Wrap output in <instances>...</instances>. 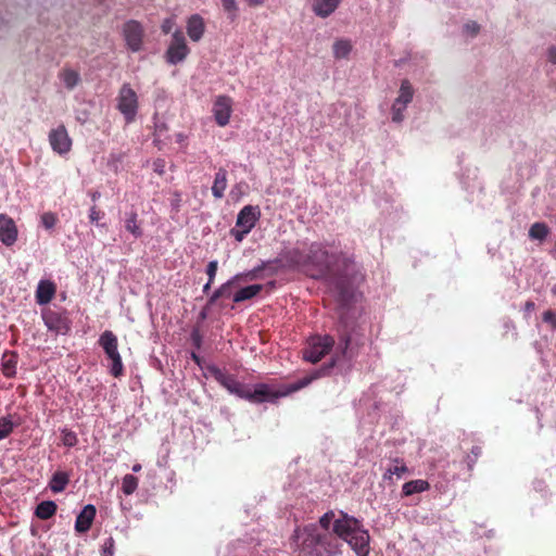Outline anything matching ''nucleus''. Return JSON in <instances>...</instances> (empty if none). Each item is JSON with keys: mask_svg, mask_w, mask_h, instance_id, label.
<instances>
[{"mask_svg": "<svg viewBox=\"0 0 556 556\" xmlns=\"http://www.w3.org/2000/svg\"><path fill=\"white\" fill-rule=\"evenodd\" d=\"M282 258L291 265L301 267L313 279H327L334 282L338 300L342 305H348L353 298V291L349 283L338 277L337 265L343 264L346 268L352 262L343 252L329 253L320 243H312L306 254L299 249H292L283 253Z\"/></svg>", "mask_w": 556, "mask_h": 556, "instance_id": "nucleus-1", "label": "nucleus"}, {"mask_svg": "<svg viewBox=\"0 0 556 556\" xmlns=\"http://www.w3.org/2000/svg\"><path fill=\"white\" fill-rule=\"evenodd\" d=\"M333 510L326 511L317 523L298 527L292 534V544L298 556H338L341 542L330 532Z\"/></svg>", "mask_w": 556, "mask_h": 556, "instance_id": "nucleus-2", "label": "nucleus"}, {"mask_svg": "<svg viewBox=\"0 0 556 556\" xmlns=\"http://www.w3.org/2000/svg\"><path fill=\"white\" fill-rule=\"evenodd\" d=\"M330 529L338 541L346 542L357 556L369 555L370 536L359 519L343 510H339L338 514L333 511Z\"/></svg>", "mask_w": 556, "mask_h": 556, "instance_id": "nucleus-3", "label": "nucleus"}, {"mask_svg": "<svg viewBox=\"0 0 556 556\" xmlns=\"http://www.w3.org/2000/svg\"><path fill=\"white\" fill-rule=\"evenodd\" d=\"M260 217L261 210L258 206H243L238 213L235 228L230 229V236L235 238L236 241L241 242L255 227Z\"/></svg>", "mask_w": 556, "mask_h": 556, "instance_id": "nucleus-4", "label": "nucleus"}, {"mask_svg": "<svg viewBox=\"0 0 556 556\" xmlns=\"http://www.w3.org/2000/svg\"><path fill=\"white\" fill-rule=\"evenodd\" d=\"M334 345V339L331 336H314L307 341L306 348L303 350L305 361L313 364L319 362L328 354Z\"/></svg>", "mask_w": 556, "mask_h": 556, "instance_id": "nucleus-5", "label": "nucleus"}, {"mask_svg": "<svg viewBox=\"0 0 556 556\" xmlns=\"http://www.w3.org/2000/svg\"><path fill=\"white\" fill-rule=\"evenodd\" d=\"M138 96L128 83L122 85L117 97V109L127 123L135 121L138 112Z\"/></svg>", "mask_w": 556, "mask_h": 556, "instance_id": "nucleus-6", "label": "nucleus"}, {"mask_svg": "<svg viewBox=\"0 0 556 556\" xmlns=\"http://www.w3.org/2000/svg\"><path fill=\"white\" fill-rule=\"evenodd\" d=\"M211 376L220 383L231 394L244 399L248 386L238 381L235 376L222 370L220 368L212 365L207 367Z\"/></svg>", "mask_w": 556, "mask_h": 556, "instance_id": "nucleus-7", "label": "nucleus"}, {"mask_svg": "<svg viewBox=\"0 0 556 556\" xmlns=\"http://www.w3.org/2000/svg\"><path fill=\"white\" fill-rule=\"evenodd\" d=\"M190 49L187 46L184 33L176 30L165 53L166 61L173 65L178 64L187 58Z\"/></svg>", "mask_w": 556, "mask_h": 556, "instance_id": "nucleus-8", "label": "nucleus"}, {"mask_svg": "<svg viewBox=\"0 0 556 556\" xmlns=\"http://www.w3.org/2000/svg\"><path fill=\"white\" fill-rule=\"evenodd\" d=\"M123 36L127 48L132 52L142 49L144 29L140 22L129 20L123 25Z\"/></svg>", "mask_w": 556, "mask_h": 556, "instance_id": "nucleus-9", "label": "nucleus"}, {"mask_svg": "<svg viewBox=\"0 0 556 556\" xmlns=\"http://www.w3.org/2000/svg\"><path fill=\"white\" fill-rule=\"evenodd\" d=\"M262 269H263V267H257L248 273L236 275L235 277H232L225 283H223L218 289H216L213 292V294L211 295V298L208 300V303L213 304L220 298H230L231 295L233 296L232 288L237 281H239L241 279L253 280L257 277V273L261 271Z\"/></svg>", "mask_w": 556, "mask_h": 556, "instance_id": "nucleus-10", "label": "nucleus"}, {"mask_svg": "<svg viewBox=\"0 0 556 556\" xmlns=\"http://www.w3.org/2000/svg\"><path fill=\"white\" fill-rule=\"evenodd\" d=\"M49 143L52 150L60 154L65 155L72 150V139L64 125L51 129L49 132Z\"/></svg>", "mask_w": 556, "mask_h": 556, "instance_id": "nucleus-11", "label": "nucleus"}, {"mask_svg": "<svg viewBox=\"0 0 556 556\" xmlns=\"http://www.w3.org/2000/svg\"><path fill=\"white\" fill-rule=\"evenodd\" d=\"M42 319L47 328L55 333L65 334L71 329L68 318L60 312L46 309L42 312Z\"/></svg>", "mask_w": 556, "mask_h": 556, "instance_id": "nucleus-12", "label": "nucleus"}, {"mask_svg": "<svg viewBox=\"0 0 556 556\" xmlns=\"http://www.w3.org/2000/svg\"><path fill=\"white\" fill-rule=\"evenodd\" d=\"M285 393H279L274 388L266 383H258L251 390L249 387L247 389L244 399L254 402V403H263V402H273Z\"/></svg>", "mask_w": 556, "mask_h": 556, "instance_id": "nucleus-13", "label": "nucleus"}, {"mask_svg": "<svg viewBox=\"0 0 556 556\" xmlns=\"http://www.w3.org/2000/svg\"><path fill=\"white\" fill-rule=\"evenodd\" d=\"M231 99L226 96H219L214 102L213 113L218 126L224 127L229 123L231 115Z\"/></svg>", "mask_w": 556, "mask_h": 556, "instance_id": "nucleus-14", "label": "nucleus"}, {"mask_svg": "<svg viewBox=\"0 0 556 556\" xmlns=\"http://www.w3.org/2000/svg\"><path fill=\"white\" fill-rule=\"evenodd\" d=\"M17 227L15 222L5 214H0V241L7 245H13L17 240Z\"/></svg>", "mask_w": 556, "mask_h": 556, "instance_id": "nucleus-15", "label": "nucleus"}, {"mask_svg": "<svg viewBox=\"0 0 556 556\" xmlns=\"http://www.w3.org/2000/svg\"><path fill=\"white\" fill-rule=\"evenodd\" d=\"M97 509L93 505H86L78 514L75 521V530L78 533H86L92 526L96 518Z\"/></svg>", "mask_w": 556, "mask_h": 556, "instance_id": "nucleus-16", "label": "nucleus"}, {"mask_svg": "<svg viewBox=\"0 0 556 556\" xmlns=\"http://www.w3.org/2000/svg\"><path fill=\"white\" fill-rule=\"evenodd\" d=\"M98 342L109 359L119 355L117 337L111 330L103 331Z\"/></svg>", "mask_w": 556, "mask_h": 556, "instance_id": "nucleus-17", "label": "nucleus"}, {"mask_svg": "<svg viewBox=\"0 0 556 556\" xmlns=\"http://www.w3.org/2000/svg\"><path fill=\"white\" fill-rule=\"evenodd\" d=\"M56 287L50 280H40L36 290V302L39 305L48 304L54 298Z\"/></svg>", "mask_w": 556, "mask_h": 556, "instance_id": "nucleus-18", "label": "nucleus"}, {"mask_svg": "<svg viewBox=\"0 0 556 556\" xmlns=\"http://www.w3.org/2000/svg\"><path fill=\"white\" fill-rule=\"evenodd\" d=\"M340 3L341 0H313L312 11L316 16L326 18L339 8Z\"/></svg>", "mask_w": 556, "mask_h": 556, "instance_id": "nucleus-19", "label": "nucleus"}, {"mask_svg": "<svg viewBox=\"0 0 556 556\" xmlns=\"http://www.w3.org/2000/svg\"><path fill=\"white\" fill-rule=\"evenodd\" d=\"M204 30L205 24L202 16L199 14H193L188 18L187 34L192 41H199L204 35Z\"/></svg>", "mask_w": 556, "mask_h": 556, "instance_id": "nucleus-20", "label": "nucleus"}, {"mask_svg": "<svg viewBox=\"0 0 556 556\" xmlns=\"http://www.w3.org/2000/svg\"><path fill=\"white\" fill-rule=\"evenodd\" d=\"M228 179H227V170L224 167H219L215 174L213 186H212V194L215 199L224 198L225 190L227 189Z\"/></svg>", "mask_w": 556, "mask_h": 556, "instance_id": "nucleus-21", "label": "nucleus"}, {"mask_svg": "<svg viewBox=\"0 0 556 556\" xmlns=\"http://www.w3.org/2000/svg\"><path fill=\"white\" fill-rule=\"evenodd\" d=\"M391 462L392 465L389 466L383 473V480L391 481L393 476L401 478L408 472V468L402 458L395 457L392 458Z\"/></svg>", "mask_w": 556, "mask_h": 556, "instance_id": "nucleus-22", "label": "nucleus"}, {"mask_svg": "<svg viewBox=\"0 0 556 556\" xmlns=\"http://www.w3.org/2000/svg\"><path fill=\"white\" fill-rule=\"evenodd\" d=\"M70 473L66 471L58 470L55 471L49 482V488L54 493L63 492L67 484L70 483Z\"/></svg>", "mask_w": 556, "mask_h": 556, "instance_id": "nucleus-23", "label": "nucleus"}, {"mask_svg": "<svg viewBox=\"0 0 556 556\" xmlns=\"http://www.w3.org/2000/svg\"><path fill=\"white\" fill-rule=\"evenodd\" d=\"M125 228L136 239H138L142 236L143 231L141 228V223L138 219V213L136 210H131L129 213L126 214Z\"/></svg>", "mask_w": 556, "mask_h": 556, "instance_id": "nucleus-24", "label": "nucleus"}, {"mask_svg": "<svg viewBox=\"0 0 556 556\" xmlns=\"http://www.w3.org/2000/svg\"><path fill=\"white\" fill-rule=\"evenodd\" d=\"M430 489V484L427 480L417 479L412 480L403 484L402 486V495L410 496L416 493H421L428 491Z\"/></svg>", "mask_w": 556, "mask_h": 556, "instance_id": "nucleus-25", "label": "nucleus"}, {"mask_svg": "<svg viewBox=\"0 0 556 556\" xmlns=\"http://www.w3.org/2000/svg\"><path fill=\"white\" fill-rule=\"evenodd\" d=\"M263 290L262 285H251L244 288L239 289L233 293L232 301L235 303H240L247 300H251L255 298Z\"/></svg>", "mask_w": 556, "mask_h": 556, "instance_id": "nucleus-26", "label": "nucleus"}, {"mask_svg": "<svg viewBox=\"0 0 556 556\" xmlns=\"http://www.w3.org/2000/svg\"><path fill=\"white\" fill-rule=\"evenodd\" d=\"M18 356L15 352H7L2 357V374L7 378H13L16 375V365Z\"/></svg>", "mask_w": 556, "mask_h": 556, "instance_id": "nucleus-27", "label": "nucleus"}, {"mask_svg": "<svg viewBox=\"0 0 556 556\" xmlns=\"http://www.w3.org/2000/svg\"><path fill=\"white\" fill-rule=\"evenodd\" d=\"M413 97L414 89L412 84L407 79L402 80L399 97L394 102H396V105L403 104V106H407V104L412 102Z\"/></svg>", "mask_w": 556, "mask_h": 556, "instance_id": "nucleus-28", "label": "nucleus"}, {"mask_svg": "<svg viewBox=\"0 0 556 556\" xmlns=\"http://www.w3.org/2000/svg\"><path fill=\"white\" fill-rule=\"evenodd\" d=\"M56 509L58 506L53 501H43L37 505L35 515L41 520H47L55 515Z\"/></svg>", "mask_w": 556, "mask_h": 556, "instance_id": "nucleus-29", "label": "nucleus"}, {"mask_svg": "<svg viewBox=\"0 0 556 556\" xmlns=\"http://www.w3.org/2000/svg\"><path fill=\"white\" fill-rule=\"evenodd\" d=\"M549 233V228L545 223L536 222L529 229V237L532 240L543 241Z\"/></svg>", "mask_w": 556, "mask_h": 556, "instance_id": "nucleus-30", "label": "nucleus"}, {"mask_svg": "<svg viewBox=\"0 0 556 556\" xmlns=\"http://www.w3.org/2000/svg\"><path fill=\"white\" fill-rule=\"evenodd\" d=\"M350 343H351L350 336L343 334L340 338V342H339V345L337 348V352L340 351L341 355L343 357H346L348 351H349V348H350ZM337 357H338V353H336V357H332L331 362L327 366H325L321 370L323 371H328L329 369L333 368L334 365H336V362H337Z\"/></svg>", "mask_w": 556, "mask_h": 556, "instance_id": "nucleus-31", "label": "nucleus"}, {"mask_svg": "<svg viewBox=\"0 0 556 556\" xmlns=\"http://www.w3.org/2000/svg\"><path fill=\"white\" fill-rule=\"evenodd\" d=\"M333 56L336 59H344V58H348L351 50H352V45L350 42V40H346V39H340V40H337L334 43H333Z\"/></svg>", "mask_w": 556, "mask_h": 556, "instance_id": "nucleus-32", "label": "nucleus"}, {"mask_svg": "<svg viewBox=\"0 0 556 556\" xmlns=\"http://www.w3.org/2000/svg\"><path fill=\"white\" fill-rule=\"evenodd\" d=\"M60 78L70 90L74 89L80 80L79 74L70 68L63 70L60 74Z\"/></svg>", "mask_w": 556, "mask_h": 556, "instance_id": "nucleus-33", "label": "nucleus"}, {"mask_svg": "<svg viewBox=\"0 0 556 556\" xmlns=\"http://www.w3.org/2000/svg\"><path fill=\"white\" fill-rule=\"evenodd\" d=\"M17 425L10 416L0 417V441L8 438Z\"/></svg>", "mask_w": 556, "mask_h": 556, "instance_id": "nucleus-34", "label": "nucleus"}, {"mask_svg": "<svg viewBox=\"0 0 556 556\" xmlns=\"http://www.w3.org/2000/svg\"><path fill=\"white\" fill-rule=\"evenodd\" d=\"M138 488V478L132 475H126L123 478L122 490L124 494L131 495Z\"/></svg>", "mask_w": 556, "mask_h": 556, "instance_id": "nucleus-35", "label": "nucleus"}, {"mask_svg": "<svg viewBox=\"0 0 556 556\" xmlns=\"http://www.w3.org/2000/svg\"><path fill=\"white\" fill-rule=\"evenodd\" d=\"M111 361V368L110 372L113 377L119 378L124 375V365L122 361V356L115 355L114 357L110 358Z\"/></svg>", "mask_w": 556, "mask_h": 556, "instance_id": "nucleus-36", "label": "nucleus"}, {"mask_svg": "<svg viewBox=\"0 0 556 556\" xmlns=\"http://www.w3.org/2000/svg\"><path fill=\"white\" fill-rule=\"evenodd\" d=\"M482 454V448L478 445L472 446L470 453L465 457V463L469 471L473 470V466L477 463L478 458Z\"/></svg>", "mask_w": 556, "mask_h": 556, "instance_id": "nucleus-37", "label": "nucleus"}, {"mask_svg": "<svg viewBox=\"0 0 556 556\" xmlns=\"http://www.w3.org/2000/svg\"><path fill=\"white\" fill-rule=\"evenodd\" d=\"M78 439L74 431L70 429L62 430V443L65 446L73 447L77 444Z\"/></svg>", "mask_w": 556, "mask_h": 556, "instance_id": "nucleus-38", "label": "nucleus"}, {"mask_svg": "<svg viewBox=\"0 0 556 556\" xmlns=\"http://www.w3.org/2000/svg\"><path fill=\"white\" fill-rule=\"evenodd\" d=\"M320 375L319 372H316L314 375H311V376H305L304 378L298 380L292 387H291V391H298L302 388H305L307 387L313 380H315L316 378H318Z\"/></svg>", "mask_w": 556, "mask_h": 556, "instance_id": "nucleus-39", "label": "nucleus"}, {"mask_svg": "<svg viewBox=\"0 0 556 556\" xmlns=\"http://www.w3.org/2000/svg\"><path fill=\"white\" fill-rule=\"evenodd\" d=\"M58 218L54 213L46 212L41 215V224L45 228L51 229L55 226Z\"/></svg>", "mask_w": 556, "mask_h": 556, "instance_id": "nucleus-40", "label": "nucleus"}, {"mask_svg": "<svg viewBox=\"0 0 556 556\" xmlns=\"http://www.w3.org/2000/svg\"><path fill=\"white\" fill-rule=\"evenodd\" d=\"M115 551V541L112 536L108 538L101 547V556H113Z\"/></svg>", "mask_w": 556, "mask_h": 556, "instance_id": "nucleus-41", "label": "nucleus"}, {"mask_svg": "<svg viewBox=\"0 0 556 556\" xmlns=\"http://www.w3.org/2000/svg\"><path fill=\"white\" fill-rule=\"evenodd\" d=\"M222 4L224 10L229 14L230 18L235 20L238 10L236 0H222Z\"/></svg>", "mask_w": 556, "mask_h": 556, "instance_id": "nucleus-42", "label": "nucleus"}, {"mask_svg": "<svg viewBox=\"0 0 556 556\" xmlns=\"http://www.w3.org/2000/svg\"><path fill=\"white\" fill-rule=\"evenodd\" d=\"M406 106H403V104L396 105V102L392 105V121L395 123H401L404 119L403 112L405 111Z\"/></svg>", "mask_w": 556, "mask_h": 556, "instance_id": "nucleus-43", "label": "nucleus"}, {"mask_svg": "<svg viewBox=\"0 0 556 556\" xmlns=\"http://www.w3.org/2000/svg\"><path fill=\"white\" fill-rule=\"evenodd\" d=\"M218 269L217 261H211L206 266V274L208 276L210 282H214L215 276Z\"/></svg>", "mask_w": 556, "mask_h": 556, "instance_id": "nucleus-44", "label": "nucleus"}, {"mask_svg": "<svg viewBox=\"0 0 556 556\" xmlns=\"http://www.w3.org/2000/svg\"><path fill=\"white\" fill-rule=\"evenodd\" d=\"M543 321L551 325L553 330H556V313L554 311H546L543 313Z\"/></svg>", "mask_w": 556, "mask_h": 556, "instance_id": "nucleus-45", "label": "nucleus"}, {"mask_svg": "<svg viewBox=\"0 0 556 556\" xmlns=\"http://www.w3.org/2000/svg\"><path fill=\"white\" fill-rule=\"evenodd\" d=\"M104 212L98 208L96 205L91 206L89 210V220L91 223H96L103 218Z\"/></svg>", "mask_w": 556, "mask_h": 556, "instance_id": "nucleus-46", "label": "nucleus"}, {"mask_svg": "<svg viewBox=\"0 0 556 556\" xmlns=\"http://www.w3.org/2000/svg\"><path fill=\"white\" fill-rule=\"evenodd\" d=\"M175 25V21L173 18H165L161 25V29L163 34L167 35L172 31Z\"/></svg>", "mask_w": 556, "mask_h": 556, "instance_id": "nucleus-47", "label": "nucleus"}, {"mask_svg": "<svg viewBox=\"0 0 556 556\" xmlns=\"http://www.w3.org/2000/svg\"><path fill=\"white\" fill-rule=\"evenodd\" d=\"M465 29L467 33H469L471 36H476L479 30H480V26L478 23L476 22H469L465 25Z\"/></svg>", "mask_w": 556, "mask_h": 556, "instance_id": "nucleus-48", "label": "nucleus"}, {"mask_svg": "<svg viewBox=\"0 0 556 556\" xmlns=\"http://www.w3.org/2000/svg\"><path fill=\"white\" fill-rule=\"evenodd\" d=\"M191 340H192V343L193 345L197 348V349H200L201 348V344H202V337L201 334L199 333L198 330H193L192 333H191Z\"/></svg>", "mask_w": 556, "mask_h": 556, "instance_id": "nucleus-49", "label": "nucleus"}, {"mask_svg": "<svg viewBox=\"0 0 556 556\" xmlns=\"http://www.w3.org/2000/svg\"><path fill=\"white\" fill-rule=\"evenodd\" d=\"M547 60H548V62L556 64V46L548 47Z\"/></svg>", "mask_w": 556, "mask_h": 556, "instance_id": "nucleus-50", "label": "nucleus"}, {"mask_svg": "<svg viewBox=\"0 0 556 556\" xmlns=\"http://www.w3.org/2000/svg\"><path fill=\"white\" fill-rule=\"evenodd\" d=\"M535 308V304L534 302L532 301H527L525 303V313H526V316L530 315Z\"/></svg>", "mask_w": 556, "mask_h": 556, "instance_id": "nucleus-51", "label": "nucleus"}, {"mask_svg": "<svg viewBox=\"0 0 556 556\" xmlns=\"http://www.w3.org/2000/svg\"><path fill=\"white\" fill-rule=\"evenodd\" d=\"M247 2L250 7H260L265 2V0H247Z\"/></svg>", "mask_w": 556, "mask_h": 556, "instance_id": "nucleus-52", "label": "nucleus"}, {"mask_svg": "<svg viewBox=\"0 0 556 556\" xmlns=\"http://www.w3.org/2000/svg\"><path fill=\"white\" fill-rule=\"evenodd\" d=\"M191 358L198 364L200 365L201 363V358L198 354H195L194 352L191 353Z\"/></svg>", "mask_w": 556, "mask_h": 556, "instance_id": "nucleus-53", "label": "nucleus"}, {"mask_svg": "<svg viewBox=\"0 0 556 556\" xmlns=\"http://www.w3.org/2000/svg\"><path fill=\"white\" fill-rule=\"evenodd\" d=\"M92 201H97L100 198L99 191H93L90 193Z\"/></svg>", "mask_w": 556, "mask_h": 556, "instance_id": "nucleus-54", "label": "nucleus"}, {"mask_svg": "<svg viewBox=\"0 0 556 556\" xmlns=\"http://www.w3.org/2000/svg\"><path fill=\"white\" fill-rule=\"evenodd\" d=\"M212 283H213V282H210V280H208V281H207V283L203 287V292H204V293H206V292L210 290V288H211Z\"/></svg>", "mask_w": 556, "mask_h": 556, "instance_id": "nucleus-55", "label": "nucleus"}, {"mask_svg": "<svg viewBox=\"0 0 556 556\" xmlns=\"http://www.w3.org/2000/svg\"><path fill=\"white\" fill-rule=\"evenodd\" d=\"M140 469H141V465L140 464H136V465L132 466V470L135 472L139 471Z\"/></svg>", "mask_w": 556, "mask_h": 556, "instance_id": "nucleus-56", "label": "nucleus"}, {"mask_svg": "<svg viewBox=\"0 0 556 556\" xmlns=\"http://www.w3.org/2000/svg\"><path fill=\"white\" fill-rule=\"evenodd\" d=\"M552 293L556 295V285L552 288Z\"/></svg>", "mask_w": 556, "mask_h": 556, "instance_id": "nucleus-57", "label": "nucleus"}, {"mask_svg": "<svg viewBox=\"0 0 556 556\" xmlns=\"http://www.w3.org/2000/svg\"><path fill=\"white\" fill-rule=\"evenodd\" d=\"M100 2H103L104 0H99Z\"/></svg>", "mask_w": 556, "mask_h": 556, "instance_id": "nucleus-58", "label": "nucleus"}, {"mask_svg": "<svg viewBox=\"0 0 556 556\" xmlns=\"http://www.w3.org/2000/svg\"><path fill=\"white\" fill-rule=\"evenodd\" d=\"M0 556H2V555H0Z\"/></svg>", "mask_w": 556, "mask_h": 556, "instance_id": "nucleus-59", "label": "nucleus"}, {"mask_svg": "<svg viewBox=\"0 0 556 556\" xmlns=\"http://www.w3.org/2000/svg\"><path fill=\"white\" fill-rule=\"evenodd\" d=\"M42 556V555H41Z\"/></svg>", "mask_w": 556, "mask_h": 556, "instance_id": "nucleus-60", "label": "nucleus"}]
</instances>
